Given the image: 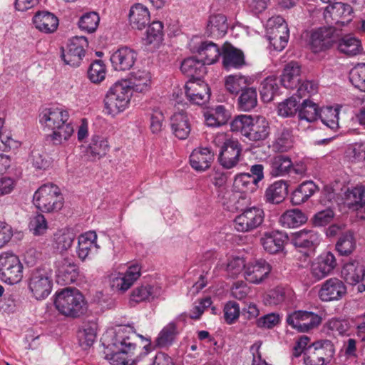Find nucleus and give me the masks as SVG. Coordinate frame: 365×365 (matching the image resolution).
<instances>
[{
    "mask_svg": "<svg viewBox=\"0 0 365 365\" xmlns=\"http://www.w3.org/2000/svg\"><path fill=\"white\" fill-rule=\"evenodd\" d=\"M128 329L119 328L117 331L109 330L103 335L105 359L112 365H133L138 361L135 357L136 344L125 335Z\"/></svg>",
    "mask_w": 365,
    "mask_h": 365,
    "instance_id": "nucleus-1",
    "label": "nucleus"
},
{
    "mask_svg": "<svg viewBox=\"0 0 365 365\" xmlns=\"http://www.w3.org/2000/svg\"><path fill=\"white\" fill-rule=\"evenodd\" d=\"M39 123L44 130L51 131L50 137L55 145L67 142L74 133L69 111L63 107L43 108L39 114Z\"/></svg>",
    "mask_w": 365,
    "mask_h": 365,
    "instance_id": "nucleus-2",
    "label": "nucleus"
},
{
    "mask_svg": "<svg viewBox=\"0 0 365 365\" xmlns=\"http://www.w3.org/2000/svg\"><path fill=\"white\" fill-rule=\"evenodd\" d=\"M54 305L61 314L73 319L83 315L88 309L84 296L76 288H64L56 292Z\"/></svg>",
    "mask_w": 365,
    "mask_h": 365,
    "instance_id": "nucleus-3",
    "label": "nucleus"
},
{
    "mask_svg": "<svg viewBox=\"0 0 365 365\" xmlns=\"http://www.w3.org/2000/svg\"><path fill=\"white\" fill-rule=\"evenodd\" d=\"M230 128L232 131L240 132L243 136L252 141L266 139L270 130L269 122L261 115H237L232 120Z\"/></svg>",
    "mask_w": 365,
    "mask_h": 365,
    "instance_id": "nucleus-4",
    "label": "nucleus"
},
{
    "mask_svg": "<svg viewBox=\"0 0 365 365\" xmlns=\"http://www.w3.org/2000/svg\"><path fill=\"white\" fill-rule=\"evenodd\" d=\"M133 92L125 80H119L113 83L107 91L103 103L104 113L115 117L128 108Z\"/></svg>",
    "mask_w": 365,
    "mask_h": 365,
    "instance_id": "nucleus-5",
    "label": "nucleus"
},
{
    "mask_svg": "<svg viewBox=\"0 0 365 365\" xmlns=\"http://www.w3.org/2000/svg\"><path fill=\"white\" fill-rule=\"evenodd\" d=\"M213 142L220 148L218 160L224 168L231 169L239 163L242 148L237 140L230 138L225 133H219Z\"/></svg>",
    "mask_w": 365,
    "mask_h": 365,
    "instance_id": "nucleus-6",
    "label": "nucleus"
},
{
    "mask_svg": "<svg viewBox=\"0 0 365 365\" xmlns=\"http://www.w3.org/2000/svg\"><path fill=\"white\" fill-rule=\"evenodd\" d=\"M33 202L36 207L43 212L58 211L63 205V198L61 190L53 183L41 185L34 192Z\"/></svg>",
    "mask_w": 365,
    "mask_h": 365,
    "instance_id": "nucleus-7",
    "label": "nucleus"
},
{
    "mask_svg": "<svg viewBox=\"0 0 365 365\" xmlns=\"http://www.w3.org/2000/svg\"><path fill=\"white\" fill-rule=\"evenodd\" d=\"M24 266L12 252L0 253V279L8 284H16L23 279Z\"/></svg>",
    "mask_w": 365,
    "mask_h": 365,
    "instance_id": "nucleus-8",
    "label": "nucleus"
},
{
    "mask_svg": "<svg viewBox=\"0 0 365 365\" xmlns=\"http://www.w3.org/2000/svg\"><path fill=\"white\" fill-rule=\"evenodd\" d=\"M266 31L270 44L277 51H282L287 44L289 31L284 19L280 16L269 18L266 24Z\"/></svg>",
    "mask_w": 365,
    "mask_h": 365,
    "instance_id": "nucleus-9",
    "label": "nucleus"
},
{
    "mask_svg": "<svg viewBox=\"0 0 365 365\" xmlns=\"http://www.w3.org/2000/svg\"><path fill=\"white\" fill-rule=\"evenodd\" d=\"M53 280L51 272L44 269H36L29 280V289L37 300L46 299L51 292Z\"/></svg>",
    "mask_w": 365,
    "mask_h": 365,
    "instance_id": "nucleus-10",
    "label": "nucleus"
},
{
    "mask_svg": "<svg viewBox=\"0 0 365 365\" xmlns=\"http://www.w3.org/2000/svg\"><path fill=\"white\" fill-rule=\"evenodd\" d=\"M304 354L306 365H324L333 357L334 347L331 341L321 340L309 346Z\"/></svg>",
    "mask_w": 365,
    "mask_h": 365,
    "instance_id": "nucleus-11",
    "label": "nucleus"
},
{
    "mask_svg": "<svg viewBox=\"0 0 365 365\" xmlns=\"http://www.w3.org/2000/svg\"><path fill=\"white\" fill-rule=\"evenodd\" d=\"M141 267L134 264L128 267L125 272H114L109 275L110 288L120 293L127 292L140 276Z\"/></svg>",
    "mask_w": 365,
    "mask_h": 365,
    "instance_id": "nucleus-12",
    "label": "nucleus"
},
{
    "mask_svg": "<svg viewBox=\"0 0 365 365\" xmlns=\"http://www.w3.org/2000/svg\"><path fill=\"white\" fill-rule=\"evenodd\" d=\"M264 218L262 209L252 207L245 210L234 220L235 229L238 232H247L252 231L260 226Z\"/></svg>",
    "mask_w": 365,
    "mask_h": 365,
    "instance_id": "nucleus-13",
    "label": "nucleus"
},
{
    "mask_svg": "<svg viewBox=\"0 0 365 365\" xmlns=\"http://www.w3.org/2000/svg\"><path fill=\"white\" fill-rule=\"evenodd\" d=\"M271 270L272 267L264 259H251L247 261L242 276L247 282L259 284L267 279Z\"/></svg>",
    "mask_w": 365,
    "mask_h": 365,
    "instance_id": "nucleus-14",
    "label": "nucleus"
},
{
    "mask_svg": "<svg viewBox=\"0 0 365 365\" xmlns=\"http://www.w3.org/2000/svg\"><path fill=\"white\" fill-rule=\"evenodd\" d=\"M287 322L299 331H308L317 327L322 322V317L312 312L298 310L288 315Z\"/></svg>",
    "mask_w": 365,
    "mask_h": 365,
    "instance_id": "nucleus-15",
    "label": "nucleus"
},
{
    "mask_svg": "<svg viewBox=\"0 0 365 365\" xmlns=\"http://www.w3.org/2000/svg\"><path fill=\"white\" fill-rule=\"evenodd\" d=\"M87 46L88 41L86 37L76 36L71 38L66 48L63 50L62 58L65 63L73 67L79 66Z\"/></svg>",
    "mask_w": 365,
    "mask_h": 365,
    "instance_id": "nucleus-16",
    "label": "nucleus"
},
{
    "mask_svg": "<svg viewBox=\"0 0 365 365\" xmlns=\"http://www.w3.org/2000/svg\"><path fill=\"white\" fill-rule=\"evenodd\" d=\"M185 92L187 100L192 104L202 106L210 100L208 85L198 78L189 81L185 86Z\"/></svg>",
    "mask_w": 365,
    "mask_h": 365,
    "instance_id": "nucleus-17",
    "label": "nucleus"
},
{
    "mask_svg": "<svg viewBox=\"0 0 365 365\" xmlns=\"http://www.w3.org/2000/svg\"><path fill=\"white\" fill-rule=\"evenodd\" d=\"M56 277L61 285L74 282L78 275V266L71 258L60 257L55 262Z\"/></svg>",
    "mask_w": 365,
    "mask_h": 365,
    "instance_id": "nucleus-18",
    "label": "nucleus"
},
{
    "mask_svg": "<svg viewBox=\"0 0 365 365\" xmlns=\"http://www.w3.org/2000/svg\"><path fill=\"white\" fill-rule=\"evenodd\" d=\"M346 292L344 282L336 277L330 278L324 282L318 292L319 298L325 302L341 299Z\"/></svg>",
    "mask_w": 365,
    "mask_h": 365,
    "instance_id": "nucleus-19",
    "label": "nucleus"
},
{
    "mask_svg": "<svg viewBox=\"0 0 365 365\" xmlns=\"http://www.w3.org/2000/svg\"><path fill=\"white\" fill-rule=\"evenodd\" d=\"M137 57L138 54L133 49L123 46L111 53L110 61L115 71H125L133 66Z\"/></svg>",
    "mask_w": 365,
    "mask_h": 365,
    "instance_id": "nucleus-20",
    "label": "nucleus"
},
{
    "mask_svg": "<svg viewBox=\"0 0 365 365\" xmlns=\"http://www.w3.org/2000/svg\"><path fill=\"white\" fill-rule=\"evenodd\" d=\"M289 241L296 248L312 250L321 242L320 235L313 229H302L291 233Z\"/></svg>",
    "mask_w": 365,
    "mask_h": 365,
    "instance_id": "nucleus-21",
    "label": "nucleus"
},
{
    "mask_svg": "<svg viewBox=\"0 0 365 365\" xmlns=\"http://www.w3.org/2000/svg\"><path fill=\"white\" fill-rule=\"evenodd\" d=\"M125 80L133 93L145 94L151 89L153 84L152 74L144 68L133 71Z\"/></svg>",
    "mask_w": 365,
    "mask_h": 365,
    "instance_id": "nucleus-22",
    "label": "nucleus"
},
{
    "mask_svg": "<svg viewBox=\"0 0 365 365\" xmlns=\"http://www.w3.org/2000/svg\"><path fill=\"white\" fill-rule=\"evenodd\" d=\"M98 235L94 231H88L78 237L76 254L81 261H85L96 254L100 246L97 243Z\"/></svg>",
    "mask_w": 365,
    "mask_h": 365,
    "instance_id": "nucleus-23",
    "label": "nucleus"
},
{
    "mask_svg": "<svg viewBox=\"0 0 365 365\" xmlns=\"http://www.w3.org/2000/svg\"><path fill=\"white\" fill-rule=\"evenodd\" d=\"M336 266L334 255L330 252L320 255L311 265V274L316 280H321L330 274Z\"/></svg>",
    "mask_w": 365,
    "mask_h": 365,
    "instance_id": "nucleus-24",
    "label": "nucleus"
},
{
    "mask_svg": "<svg viewBox=\"0 0 365 365\" xmlns=\"http://www.w3.org/2000/svg\"><path fill=\"white\" fill-rule=\"evenodd\" d=\"M170 125L172 133L176 138L185 140L191 131L190 116L184 110L175 112L170 117Z\"/></svg>",
    "mask_w": 365,
    "mask_h": 365,
    "instance_id": "nucleus-25",
    "label": "nucleus"
},
{
    "mask_svg": "<svg viewBox=\"0 0 365 365\" xmlns=\"http://www.w3.org/2000/svg\"><path fill=\"white\" fill-rule=\"evenodd\" d=\"M163 292V289L159 284H143L133 289L130 300L135 303L150 302L160 297Z\"/></svg>",
    "mask_w": 365,
    "mask_h": 365,
    "instance_id": "nucleus-26",
    "label": "nucleus"
},
{
    "mask_svg": "<svg viewBox=\"0 0 365 365\" xmlns=\"http://www.w3.org/2000/svg\"><path fill=\"white\" fill-rule=\"evenodd\" d=\"M335 29L323 27L312 32L310 38V46L315 53L329 47L335 40Z\"/></svg>",
    "mask_w": 365,
    "mask_h": 365,
    "instance_id": "nucleus-27",
    "label": "nucleus"
},
{
    "mask_svg": "<svg viewBox=\"0 0 365 365\" xmlns=\"http://www.w3.org/2000/svg\"><path fill=\"white\" fill-rule=\"evenodd\" d=\"M344 204L348 207L356 206L357 215L365 219V186H357L344 193Z\"/></svg>",
    "mask_w": 365,
    "mask_h": 365,
    "instance_id": "nucleus-28",
    "label": "nucleus"
},
{
    "mask_svg": "<svg viewBox=\"0 0 365 365\" xmlns=\"http://www.w3.org/2000/svg\"><path fill=\"white\" fill-rule=\"evenodd\" d=\"M341 277L349 284H364L365 267L358 260H351L346 263L341 269Z\"/></svg>",
    "mask_w": 365,
    "mask_h": 365,
    "instance_id": "nucleus-29",
    "label": "nucleus"
},
{
    "mask_svg": "<svg viewBox=\"0 0 365 365\" xmlns=\"http://www.w3.org/2000/svg\"><path fill=\"white\" fill-rule=\"evenodd\" d=\"M258 185L253 180L250 173H240L235 176L233 182V189L235 193L232 195L233 200H235L240 194L239 198L242 200L246 199V195L252 193L257 190Z\"/></svg>",
    "mask_w": 365,
    "mask_h": 365,
    "instance_id": "nucleus-30",
    "label": "nucleus"
},
{
    "mask_svg": "<svg viewBox=\"0 0 365 365\" xmlns=\"http://www.w3.org/2000/svg\"><path fill=\"white\" fill-rule=\"evenodd\" d=\"M222 64L225 69H239L245 65L243 52L230 43H225L222 51Z\"/></svg>",
    "mask_w": 365,
    "mask_h": 365,
    "instance_id": "nucleus-31",
    "label": "nucleus"
},
{
    "mask_svg": "<svg viewBox=\"0 0 365 365\" xmlns=\"http://www.w3.org/2000/svg\"><path fill=\"white\" fill-rule=\"evenodd\" d=\"M287 237L279 231L266 232L260 239L263 249L268 253L276 254L283 250Z\"/></svg>",
    "mask_w": 365,
    "mask_h": 365,
    "instance_id": "nucleus-32",
    "label": "nucleus"
},
{
    "mask_svg": "<svg viewBox=\"0 0 365 365\" xmlns=\"http://www.w3.org/2000/svg\"><path fill=\"white\" fill-rule=\"evenodd\" d=\"M214 154L207 147H199L194 149L190 156L191 167L197 171L202 172L210 168Z\"/></svg>",
    "mask_w": 365,
    "mask_h": 365,
    "instance_id": "nucleus-33",
    "label": "nucleus"
},
{
    "mask_svg": "<svg viewBox=\"0 0 365 365\" xmlns=\"http://www.w3.org/2000/svg\"><path fill=\"white\" fill-rule=\"evenodd\" d=\"M194 51L205 65L215 63L222 55L220 47L216 43L208 41H202Z\"/></svg>",
    "mask_w": 365,
    "mask_h": 365,
    "instance_id": "nucleus-34",
    "label": "nucleus"
},
{
    "mask_svg": "<svg viewBox=\"0 0 365 365\" xmlns=\"http://www.w3.org/2000/svg\"><path fill=\"white\" fill-rule=\"evenodd\" d=\"M33 24L39 31L51 34L57 29L58 19L53 14L42 11L36 13L34 16Z\"/></svg>",
    "mask_w": 365,
    "mask_h": 365,
    "instance_id": "nucleus-35",
    "label": "nucleus"
},
{
    "mask_svg": "<svg viewBox=\"0 0 365 365\" xmlns=\"http://www.w3.org/2000/svg\"><path fill=\"white\" fill-rule=\"evenodd\" d=\"M205 122L209 127H220L227 123L230 113L222 105L209 108L204 112Z\"/></svg>",
    "mask_w": 365,
    "mask_h": 365,
    "instance_id": "nucleus-36",
    "label": "nucleus"
},
{
    "mask_svg": "<svg viewBox=\"0 0 365 365\" xmlns=\"http://www.w3.org/2000/svg\"><path fill=\"white\" fill-rule=\"evenodd\" d=\"M228 23L227 17L222 14H214L209 16L206 34L212 38H220L227 32Z\"/></svg>",
    "mask_w": 365,
    "mask_h": 365,
    "instance_id": "nucleus-37",
    "label": "nucleus"
},
{
    "mask_svg": "<svg viewBox=\"0 0 365 365\" xmlns=\"http://www.w3.org/2000/svg\"><path fill=\"white\" fill-rule=\"evenodd\" d=\"M150 16L148 9L141 4H135L129 11V23L133 29L142 30L150 22Z\"/></svg>",
    "mask_w": 365,
    "mask_h": 365,
    "instance_id": "nucleus-38",
    "label": "nucleus"
},
{
    "mask_svg": "<svg viewBox=\"0 0 365 365\" xmlns=\"http://www.w3.org/2000/svg\"><path fill=\"white\" fill-rule=\"evenodd\" d=\"M326 11L339 25L344 26L351 21L353 9L349 4L336 2L327 6Z\"/></svg>",
    "mask_w": 365,
    "mask_h": 365,
    "instance_id": "nucleus-39",
    "label": "nucleus"
},
{
    "mask_svg": "<svg viewBox=\"0 0 365 365\" xmlns=\"http://www.w3.org/2000/svg\"><path fill=\"white\" fill-rule=\"evenodd\" d=\"M254 78L241 73L231 74L225 78V87L227 92L232 95H237L243 91L248 86L252 84Z\"/></svg>",
    "mask_w": 365,
    "mask_h": 365,
    "instance_id": "nucleus-40",
    "label": "nucleus"
},
{
    "mask_svg": "<svg viewBox=\"0 0 365 365\" xmlns=\"http://www.w3.org/2000/svg\"><path fill=\"white\" fill-rule=\"evenodd\" d=\"M301 81V66L296 61L285 65L281 76L282 84L288 89L296 88Z\"/></svg>",
    "mask_w": 365,
    "mask_h": 365,
    "instance_id": "nucleus-41",
    "label": "nucleus"
},
{
    "mask_svg": "<svg viewBox=\"0 0 365 365\" xmlns=\"http://www.w3.org/2000/svg\"><path fill=\"white\" fill-rule=\"evenodd\" d=\"M288 192V185L286 181L279 180L271 184L265 191L266 202L272 204H279L286 197Z\"/></svg>",
    "mask_w": 365,
    "mask_h": 365,
    "instance_id": "nucleus-42",
    "label": "nucleus"
},
{
    "mask_svg": "<svg viewBox=\"0 0 365 365\" xmlns=\"http://www.w3.org/2000/svg\"><path fill=\"white\" fill-rule=\"evenodd\" d=\"M98 324L96 322L83 323L79 328L77 337L80 346L86 349L91 347L96 341Z\"/></svg>",
    "mask_w": 365,
    "mask_h": 365,
    "instance_id": "nucleus-43",
    "label": "nucleus"
},
{
    "mask_svg": "<svg viewBox=\"0 0 365 365\" xmlns=\"http://www.w3.org/2000/svg\"><path fill=\"white\" fill-rule=\"evenodd\" d=\"M318 190L313 181L307 180L301 183L292 192V203L300 205L307 202Z\"/></svg>",
    "mask_w": 365,
    "mask_h": 365,
    "instance_id": "nucleus-44",
    "label": "nucleus"
},
{
    "mask_svg": "<svg viewBox=\"0 0 365 365\" xmlns=\"http://www.w3.org/2000/svg\"><path fill=\"white\" fill-rule=\"evenodd\" d=\"M247 260L243 257L232 255L227 257L225 262L218 265L220 269L224 270L229 277L235 278L240 274H243Z\"/></svg>",
    "mask_w": 365,
    "mask_h": 365,
    "instance_id": "nucleus-45",
    "label": "nucleus"
},
{
    "mask_svg": "<svg viewBox=\"0 0 365 365\" xmlns=\"http://www.w3.org/2000/svg\"><path fill=\"white\" fill-rule=\"evenodd\" d=\"M269 173L272 177L284 176L292 169V162L288 156L278 155L269 160Z\"/></svg>",
    "mask_w": 365,
    "mask_h": 365,
    "instance_id": "nucleus-46",
    "label": "nucleus"
},
{
    "mask_svg": "<svg viewBox=\"0 0 365 365\" xmlns=\"http://www.w3.org/2000/svg\"><path fill=\"white\" fill-rule=\"evenodd\" d=\"M76 235L72 229L63 228L53 235V246L60 252H66L73 245Z\"/></svg>",
    "mask_w": 365,
    "mask_h": 365,
    "instance_id": "nucleus-47",
    "label": "nucleus"
},
{
    "mask_svg": "<svg viewBox=\"0 0 365 365\" xmlns=\"http://www.w3.org/2000/svg\"><path fill=\"white\" fill-rule=\"evenodd\" d=\"M307 216L299 209L289 210L279 217V223L284 227L293 228L304 224Z\"/></svg>",
    "mask_w": 365,
    "mask_h": 365,
    "instance_id": "nucleus-48",
    "label": "nucleus"
},
{
    "mask_svg": "<svg viewBox=\"0 0 365 365\" xmlns=\"http://www.w3.org/2000/svg\"><path fill=\"white\" fill-rule=\"evenodd\" d=\"M339 52L349 56H356L362 51L361 41L352 35H346L341 38L338 42Z\"/></svg>",
    "mask_w": 365,
    "mask_h": 365,
    "instance_id": "nucleus-49",
    "label": "nucleus"
},
{
    "mask_svg": "<svg viewBox=\"0 0 365 365\" xmlns=\"http://www.w3.org/2000/svg\"><path fill=\"white\" fill-rule=\"evenodd\" d=\"M178 334L179 331L175 322H171L165 325L159 332L155 339V344L159 347L170 346L173 344Z\"/></svg>",
    "mask_w": 365,
    "mask_h": 365,
    "instance_id": "nucleus-50",
    "label": "nucleus"
},
{
    "mask_svg": "<svg viewBox=\"0 0 365 365\" xmlns=\"http://www.w3.org/2000/svg\"><path fill=\"white\" fill-rule=\"evenodd\" d=\"M320 111L319 106L315 103L306 99L299 109L298 117L300 121L312 123L319 118Z\"/></svg>",
    "mask_w": 365,
    "mask_h": 365,
    "instance_id": "nucleus-51",
    "label": "nucleus"
},
{
    "mask_svg": "<svg viewBox=\"0 0 365 365\" xmlns=\"http://www.w3.org/2000/svg\"><path fill=\"white\" fill-rule=\"evenodd\" d=\"M339 107H326L321 110L319 118L327 128L336 131L339 128Z\"/></svg>",
    "mask_w": 365,
    "mask_h": 365,
    "instance_id": "nucleus-52",
    "label": "nucleus"
},
{
    "mask_svg": "<svg viewBox=\"0 0 365 365\" xmlns=\"http://www.w3.org/2000/svg\"><path fill=\"white\" fill-rule=\"evenodd\" d=\"M180 69L182 73L188 76H202L205 73L206 68L200 58L196 59L190 57L182 62Z\"/></svg>",
    "mask_w": 365,
    "mask_h": 365,
    "instance_id": "nucleus-53",
    "label": "nucleus"
},
{
    "mask_svg": "<svg viewBox=\"0 0 365 365\" xmlns=\"http://www.w3.org/2000/svg\"><path fill=\"white\" fill-rule=\"evenodd\" d=\"M107 73L106 66L101 60L92 62L88 70V78L93 83L98 84L105 80Z\"/></svg>",
    "mask_w": 365,
    "mask_h": 365,
    "instance_id": "nucleus-54",
    "label": "nucleus"
},
{
    "mask_svg": "<svg viewBox=\"0 0 365 365\" xmlns=\"http://www.w3.org/2000/svg\"><path fill=\"white\" fill-rule=\"evenodd\" d=\"M279 88L277 79L275 76L266 78L261 83L260 95L264 102L271 101Z\"/></svg>",
    "mask_w": 365,
    "mask_h": 365,
    "instance_id": "nucleus-55",
    "label": "nucleus"
},
{
    "mask_svg": "<svg viewBox=\"0 0 365 365\" xmlns=\"http://www.w3.org/2000/svg\"><path fill=\"white\" fill-rule=\"evenodd\" d=\"M163 25L160 21H153L148 28L144 38L146 44L158 46L163 38Z\"/></svg>",
    "mask_w": 365,
    "mask_h": 365,
    "instance_id": "nucleus-56",
    "label": "nucleus"
},
{
    "mask_svg": "<svg viewBox=\"0 0 365 365\" xmlns=\"http://www.w3.org/2000/svg\"><path fill=\"white\" fill-rule=\"evenodd\" d=\"M29 230L34 236L44 235L48 228V222L43 215L36 213L31 216L29 222Z\"/></svg>",
    "mask_w": 365,
    "mask_h": 365,
    "instance_id": "nucleus-57",
    "label": "nucleus"
},
{
    "mask_svg": "<svg viewBox=\"0 0 365 365\" xmlns=\"http://www.w3.org/2000/svg\"><path fill=\"white\" fill-rule=\"evenodd\" d=\"M257 103V91L254 88H246L239 98L240 108L245 111L254 108Z\"/></svg>",
    "mask_w": 365,
    "mask_h": 365,
    "instance_id": "nucleus-58",
    "label": "nucleus"
},
{
    "mask_svg": "<svg viewBox=\"0 0 365 365\" xmlns=\"http://www.w3.org/2000/svg\"><path fill=\"white\" fill-rule=\"evenodd\" d=\"M356 247V242L352 232L342 235L336 244V249L341 255H350Z\"/></svg>",
    "mask_w": 365,
    "mask_h": 365,
    "instance_id": "nucleus-59",
    "label": "nucleus"
},
{
    "mask_svg": "<svg viewBox=\"0 0 365 365\" xmlns=\"http://www.w3.org/2000/svg\"><path fill=\"white\" fill-rule=\"evenodd\" d=\"M100 17L98 13L91 11L83 14L78 21L81 30L88 33L95 31L99 24Z\"/></svg>",
    "mask_w": 365,
    "mask_h": 365,
    "instance_id": "nucleus-60",
    "label": "nucleus"
},
{
    "mask_svg": "<svg viewBox=\"0 0 365 365\" xmlns=\"http://www.w3.org/2000/svg\"><path fill=\"white\" fill-rule=\"evenodd\" d=\"M299 101L294 96H292L279 103L277 113L279 115L287 118L294 115L297 111Z\"/></svg>",
    "mask_w": 365,
    "mask_h": 365,
    "instance_id": "nucleus-61",
    "label": "nucleus"
},
{
    "mask_svg": "<svg viewBox=\"0 0 365 365\" xmlns=\"http://www.w3.org/2000/svg\"><path fill=\"white\" fill-rule=\"evenodd\" d=\"M349 78L356 88L365 92V63L358 64L353 68Z\"/></svg>",
    "mask_w": 365,
    "mask_h": 365,
    "instance_id": "nucleus-62",
    "label": "nucleus"
},
{
    "mask_svg": "<svg viewBox=\"0 0 365 365\" xmlns=\"http://www.w3.org/2000/svg\"><path fill=\"white\" fill-rule=\"evenodd\" d=\"M293 145L292 136L288 130H283L275 140L274 146L279 152H287Z\"/></svg>",
    "mask_w": 365,
    "mask_h": 365,
    "instance_id": "nucleus-63",
    "label": "nucleus"
},
{
    "mask_svg": "<svg viewBox=\"0 0 365 365\" xmlns=\"http://www.w3.org/2000/svg\"><path fill=\"white\" fill-rule=\"evenodd\" d=\"M29 161L36 170H46L51 165V159L43 155L38 150H33L29 156Z\"/></svg>",
    "mask_w": 365,
    "mask_h": 365,
    "instance_id": "nucleus-64",
    "label": "nucleus"
}]
</instances>
